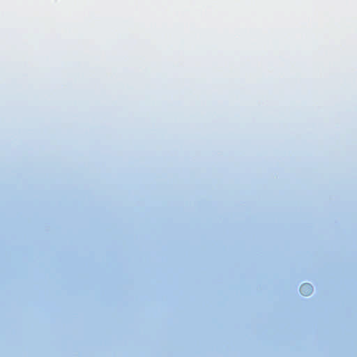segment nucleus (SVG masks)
I'll return each mask as SVG.
<instances>
[{"mask_svg":"<svg viewBox=\"0 0 357 357\" xmlns=\"http://www.w3.org/2000/svg\"><path fill=\"white\" fill-rule=\"evenodd\" d=\"M312 291V286L310 284L305 283L300 287V291L304 296L310 295Z\"/></svg>","mask_w":357,"mask_h":357,"instance_id":"1","label":"nucleus"}]
</instances>
